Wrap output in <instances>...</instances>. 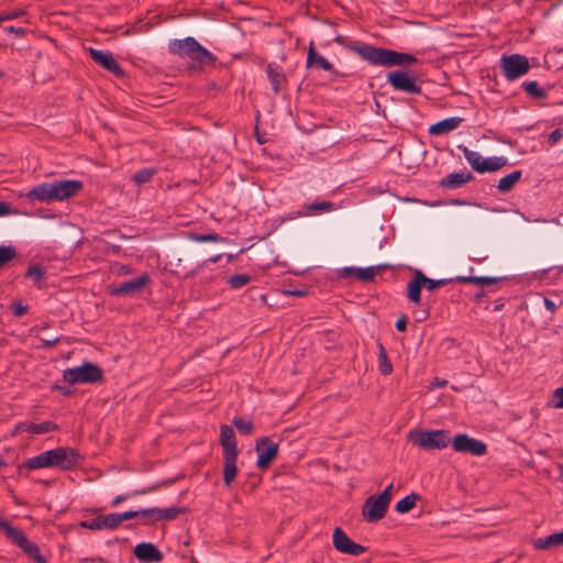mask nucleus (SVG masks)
I'll return each mask as SVG.
<instances>
[{"label": "nucleus", "instance_id": "39448f33", "mask_svg": "<svg viewBox=\"0 0 563 563\" xmlns=\"http://www.w3.org/2000/svg\"><path fill=\"white\" fill-rule=\"evenodd\" d=\"M63 379L70 385L102 383L103 371L96 363L84 362L80 366L65 369Z\"/></svg>", "mask_w": 563, "mask_h": 563}, {"label": "nucleus", "instance_id": "13d9d810", "mask_svg": "<svg viewBox=\"0 0 563 563\" xmlns=\"http://www.w3.org/2000/svg\"><path fill=\"white\" fill-rule=\"evenodd\" d=\"M12 213H14L12 207L5 201H0V217L9 216Z\"/></svg>", "mask_w": 563, "mask_h": 563}, {"label": "nucleus", "instance_id": "aec40b11", "mask_svg": "<svg viewBox=\"0 0 563 563\" xmlns=\"http://www.w3.org/2000/svg\"><path fill=\"white\" fill-rule=\"evenodd\" d=\"M220 443L223 449V455L239 454L236 438L232 427L228 424L220 427Z\"/></svg>", "mask_w": 563, "mask_h": 563}, {"label": "nucleus", "instance_id": "a18cd8bd", "mask_svg": "<svg viewBox=\"0 0 563 563\" xmlns=\"http://www.w3.org/2000/svg\"><path fill=\"white\" fill-rule=\"evenodd\" d=\"M45 269L41 265L30 266L25 272V277L32 278L35 283H40L45 277Z\"/></svg>", "mask_w": 563, "mask_h": 563}, {"label": "nucleus", "instance_id": "473e14b6", "mask_svg": "<svg viewBox=\"0 0 563 563\" xmlns=\"http://www.w3.org/2000/svg\"><path fill=\"white\" fill-rule=\"evenodd\" d=\"M420 499V496L417 493H411L404 498H401L395 506V510L398 514H407L415 506L417 500Z\"/></svg>", "mask_w": 563, "mask_h": 563}, {"label": "nucleus", "instance_id": "f704fd0d", "mask_svg": "<svg viewBox=\"0 0 563 563\" xmlns=\"http://www.w3.org/2000/svg\"><path fill=\"white\" fill-rule=\"evenodd\" d=\"M187 238L190 240V241H194V242H198V243H205V242H214V243H219V242H225L227 239L219 235L218 233H214V232H211V233H208V234H199V233H195V232H188L187 233Z\"/></svg>", "mask_w": 563, "mask_h": 563}, {"label": "nucleus", "instance_id": "69168bd1", "mask_svg": "<svg viewBox=\"0 0 563 563\" xmlns=\"http://www.w3.org/2000/svg\"><path fill=\"white\" fill-rule=\"evenodd\" d=\"M52 389L60 391L64 396H68L70 394V389L69 388L63 387V386H59V385H54L52 387Z\"/></svg>", "mask_w": 563, "mask_h": 563}, {"label": "nucleus", "instance_id": "c85d7f7f", "mask_svg": "<svg viewBox=\"0 0 563 563\" xmlns=\"http://www.w3.org/2000/svg\"><path fill=\"white\" fill-rule=\"evenodd\" d=\"M521 176V170H514L510 174L504 176L498 181V190L503 194L509 192L514 188V186L520 180Z\"/></svg>", "mask_w": 563, "mask_h": 563}, {"label": "nucleus", "instance_id": "393cba45", "mask_svg": "<svg viewBox=\"0 0 563 563\" xmlns=\"http://www.w3.org/2000/svg\"><path fill=\"white\" fill-rule=\"evenodd\" d=\"M422 287L424 286L421 280L420 271H416L413 278L407 284V297L411 302L420 303Z\"/></svg>", "mask_w": 563, "mask_h": 563}, {"label": "nucleus", "instance_id": "f3484780", "mask_svg": "<svg viewBox=\"0 0 563 563\" xmlns=\"http://www.w3.org/2000/svg\"><path fill=\"white\" fill-rule=\"evenodd\" d=\"M306 67L307 68L317 67V68H320L325 71H331V74H333L334 76L339 75L338 70H335L333 68V64L317 53L313 42H311L309 45L307 60H306Z\"/></svg>", "mask_w": 563, "mask_h": 563}, {"label": "nucleus", "instance_id": "603ef678", "mask_svg": "<svg viewBox=\"0 0 563 563\" xmlns=\"http://www.w3.org/2000/svg\"><path fill=\"white\" fill-rule=\"evenodd\" d=\"M393 484H389L385 487V489L377 495L376 497L379 498L383 503H385L387 506H389L390 499H391V492H393Z\"/></svg>", "mask_w": 563, "mask_h": 563}, {"label": "nucleus", "instance_id": "c756f323", "mask_svg": "<svg viewBox=\"0 0 563 563\" xmlns=\"http://www.w3.org/2000/svg\"><path fill=\"white\" fill-rule=\"evenodd\" d=\"M507 164V158L504 156H494L488 158H483L482 168L479 174L492 173L500 169Z\"/></svg>", "mask_w": 563, "mask_h": 563}, {"label": "nucleus", "instance_id": "de8ad7c7", "mask_svg": "<svg viewBox=\"0 0 563 563\" xmlns=\"http://www.w3.org/2000/svg\"><path fill=\"white\" fill-rule=\"evenodd\" d=\"M25 14H26V11L21 8L1 11L3 22L22 18Z\"/></svg>", "mask_w": 563, "mask_h": 563}, {"label": "nucleus", "instance_id": "4be33fe9", "mask_svg": "<svg viewBox=\"0 0 563 563\" xmlns=\"http://www.w3.org/2000/svg\"><path fill=\"white\" fill-rule=\"evenodd\" d=\"M239 454L223 455V483L225 487H230L238 475V461Z\"/></svg>", "mask_w": 563, "mask_h": 563}, {"label": "nucleus", "instance_id": "b1692460", "mask_svg": "<svg viewBox=\"0 0 563 563\" xmlns=\"http://www.w3.org/2000/svg\"><path fill=\"white\" fill-rule=\"evenodd\" d=\"M473 179V175L471 173H452L446 177H443L439 185L442 188L455 189L461 187L462 185L471 181Z\"/></svg>", "mask_w": 563, "mask_h": 563}, {"label": "nucleus", "instance_id": "6e6552de", "mask_svg": "<svg viewBox=\"0 0 563 563\" xmlns=\"http://www.w3.org/2000/svg\"><path fill=\"white\" fill-rule=\"evenodd\" d=\"M387 82L398 91L411 95H420L421 87L417 82V77L405 70H394L387 74Z\"/></svg>", "mask_w": 563, "mask_h": 563}, {"label": "nucleus", "instance_id": "4c0bfd02", "mask_svg": "<svg viewBox=\"0 0 563 563\" xmlns=\"http://www.w3.org/2000/svg\"><path fill=\"white\" fill-rule=\"evenodd\" d=\"M233 426L239 430L240 433L244 435L252 434L254 430V424L251 420L241 418V417H234L232 420Z\"/></svg>", "mask_w": 563, "mask_h": 563}, {"label": "nucleus", "instance_id": "680f3d73", "mask_svg": "<svg viewBox=\"0 0 563 563\" xmlns=\"http://www.w3.org/2000/svg\"><path fill=\"white\" fill-rule=\"evenodd\" d=\"M5 32L8 33H14L18 36H22L25 33V30L22 27H15V26H8L5 27Z\"/></svg>", "mask_w": 563, "mask_h": 563}, {"label": "nucleus", "instance_id": "ddd939ff", "mask_svg": "<svg viewBox=\"0 0 563 563\" xmlns=\"http://www.w3.org/2000/svg\"><path fill=\"white\" fill-rule=\"evenodd\" d=\"M150 283V276L144 273L135 279L126 280L118 286L111 287L110 294L114 296H132L141 292Z\"/></svg>", "mask_w": 563, "mask_h": 563}, {"label": "nucleus", "instance_id": "f8f14e48", "mask_svg": "<svg viewBox=\"0 0 563 563\" xmlns=\"http://www.w3.org/2000/svg\"><path fill=\"white\" fill-rule=\"evenodd\" d=\"M26 198L41 202L59 201L56 180L35 185L27 191Z\"/></svg>", "mask_w": 563, "mask_h": 563}, {"label": "nucleus", "instance_id": "338daca9", "mask_svg": "<svg viewBox=\"0 0 563 563\" xmlns=\"http://www.w3.org/2000/svg\"><path fill=\"white\" fill-rule=\"evenodd\" d=\"M57 343H58V339H57V338H55V339H53V340H46V341H44V345H45L46 347H53V346H55Z\"/></svg>", "mask_w": 563, "mask_h": 563}, {"label": "nucleus", "instance_id": "dca6fc26", "mask_svg": "<svg viewBox=\"0 0 563 563\" xmlns=\"http://www.w3.org/2000/svg\"><path fill=\"white\" fill-rule=\"evenodd\" d=\"M134 555L141 562L157 563L163 560V553L150 542H141L134 548Z\"/></svg>", "mask_w": 563, "mask_h": 563}, {"label": "nucleus", "instance_id": "6e6d98bb", "mask_svg": "<svg viewBox=\"0 0 563 563\" xmlns=\"http://www.w3.org/2000/svg\"><path fill=\"white\" fill-rule=\"evenodd\" d=\"M563 137V132L561 129H555L549 134L548 143L553 146Z\"/></svg>", "mask_w": 563, "mask_h": 563}, {"label": "nucleus", "instance_id": "58836bf2", "mask_svg": "<svg viewBox=\"0 0 563 563\" xmlns=\"http://www.w3.org/2000/svg\"><path fill=\"white\" fill-rule=\"evenodd\" d=\"M251 280L252 277L249 274H234L228 278L227 284L233 289H239L247 285Z\"/></svg>", "mask_w": 563, "mask_h": 563}, {"label": "nucleus", "instance_id": "ea45409f", "mask_svg": "<svg viewBox=\"0 0 563 563\" xmlns=\"http://www.w3.org/2000/svg\"><path fill=\"white\" fill-rule=\"evenodd\" d=\"M101 519L103 529L113 530L117 529L122 523L120 514L118 512L101 515Z\"/></svg>", "mask_w": 563, "mask_h": 563}, {"label": "nucleus", "instance_id": "79ce46f5", "mask_svg": "<svg viewBox=\"0 0 563 563\" xmlns=\"http://www.w3.org/2000/svg\"><path fill=\"white\" fill-rule=\"evenodd\" d=\"M380 266H369L365 268H356V277L363 282H371L374 279Z\"/></svg>", "mask_w": 563, "mask_h": 563}, {"label": "nucleus", "instance_id": "5fc2aeb1", "mask_svg": "<svg viewBox=\"0 0 563 563\" xmlns=\"http://www.w3.org/2000/svg\"><path fill=\"white\" fill-rule=\"evenodd\" d=\"M555 408H563V387L556 388L553 393Z\"/></svg>", "mask_w": 563, "mask_h": 563}, {"label": "nucleus", "instance_id": "2eb2a0df", "mask_svg": "<svg viewBox=\"0 0 563 563\" xmlns=\"http://www.w3.org/2000/svg\"><path fill=\"white\" fill-rule=\"evenodd\" d=\"M89 54L91 59L108 70L109 73L115 75L117 77H123L124 70L121 65L114 59L113 55L110 52H103L96 48H89Z\"/></svg>", "mask_w": 563, "mask_h": 563}, {"label": "nucleus", "instance_id": "bf43d9fd", "mask_svg": "<svg viewBox=\"0 0 563 563\" xmlns=\"http://www.w3.org/2000/svg\"><path fill=\"white\" fill-rule=\"evenodd\" d=\"M136 517H139V510H128V511L120 514V518H121L122 522L124 520H130V519H133Z\"/></svg>", "mask_w": 563, "mask_h": 563}, {"label": "nucleus", "instance_id": "1a4fd4ad", "mask_svg": "<svg viewBox=\"0 0 563 563\" xmlns=\"http://www.w3.org/2000/svg\"><path fill=\"white\" fill-rule=\"evenodd\" d=\"M255 451L257 453L256 466L260 470H266L277 457L279 445L278 443L271 440V438L262 437L256 440Z\"/></svg>", "mask_w": 563, "mask_h": 563}, {"label": "nucleus", "instance_id": "7c9ffc66", "mask_svg": "<svg viewBox=\"0 0 563 563\" xmlns=\"http://www.w3.org/2000/svg\"><path fill=\"white\" fill-rule=\"evenodd\" d=\"M459 148L463 152L464 157L466 158L471 167L475 172L481 173L483 162L482 155L478 152L470 150L467 146L460 145Z\"/></svg>", "mask_w": 563, "mask_h": 563}, {"label": "nucleus", "instance_id": "052dcab7", "mask_svg": "<svg viewBox=\"0 0 563 563\" xmlns=\"http://www.w3.org/2000/svg\"><path fill=\"white\" fill-rule=\"evenodd\" d=\"M29 426L27 422H19L18 424H15V427L13 428L11 434L12 435H16L19 433H22L24 431H26V427Z\"/></svg>", "mask_w": 563, "mask_h": 563}, {"label": "nucleus", "instance_id": "4468645a", "mask_svg": "<svg viewBox=\"0 0 563 563\" xmlns=\"http://www.w3.org/2000/svg\"><path fill=\"white\" fill-rule=\"evenodd\" d=\"M388 506L375 495L368 497L362 507V515L367 522L374 523L383 519Z\"/></svg>", "mask_w": 563, "mask_h": 563}, {"label": "nucleus", "instance_id": "7ed1b4c3", "mask_svg": "<svg viewBox=\"0 0 563 563\" xmlns=\"http://www.w3.org/2000/svg\"><path fill=\"white\" fill-rule=\"evenodd\" d=\"M168 52L172 55L188 56L200 66L213 64L217 57L203 47L195 37L187 36L184 40H172L168 43Z\"/></svg>", "mask_w": 563, "mask_h": 563}, {"label": "nucleus", "instance_id": "e2e57ef3", "mask_svg": "<svg viewBox=\"0 0 563 563\" xmlns=\"http://www.w3.org/2000/svg\"><path fill=\"white\" fill-rule=\"evenodd\" d=\"M356 268L357 267H344L341 271L340 276L345 277V276H350V275H356Z\"/></svg>", "mask_w": 563, "mask_h": 563}, {"label": "nucleus", "instance_id": "a878e982", "mask_svg": "<svg viewBox=\"0 0 563 563\" xmlns=\"http://www.w3.org/2000/svg\"><path fill=\"white\" fill-rule=\"evenodd\" d=\"M505 277H489V276H456L454 282L460 284H477V285H493L505 280Z\"/></svg>", "mask_w": 563, "mask_h": 563}, {"label": "nucleus", "instance_id": "9d476101", "mask_svg": "<svg viewBox=\"0 0 563 563\" xmlns=\"http://www.w3.org/2000/svg\"><path fill=\"white\" fill-rule=\"evenodd\" d=\"M455 452L470 453L474 456H482L487 452V445L481 440L468 437L466 433L456 434L451 440Z\"/></svg>", "mask_w": 563, "mask_h": 563}, {"label": "nucleus", "instance_id": "5701e85b", "mask_svg": "<svg viewBox=\"0 0 563 563\" xmlns=\"http://www.w3.org/2000/svg\"><path fill=\"white\" fill-rule=\"evenodd\" d=\"M532 545L536 550L544 551L563 545V530L552 533L544 538L533 540Z\"/></svg>", "mask_w": 563, "mask_h": 563}, {"label": "nucleus", "instance_id": "412c9836", "mask_svg": "<svg viewBox=\"0 0 563 563\" xmlns=\"http://www.w3.org/2000/svg\"><path fill=\"white\" fill-rule=\"evenodd\" d=\"M462 122L463 118L450 117L430 125L428 132L431 135L446 134L457 129Z\"/></svg>", "mask_w": 563, "mask_h": 563}, {"label": "nucleus", "instance_id": "37998d69", "mask_svg": "<svg viewBox=\"0 0 563 563\" xmlns=\"http://www.w3.org/2000/svg\"><path fill=\"white\" fill-rule=\"evenodd\" d=\"M421 280L423 282L424 288L428 290H434L438 287L445 286L448 283L453 282L454 279H432L427 277L421 271H420Z\"/></svg>", "mask_w": 563, "mask_h": 563}, {"label": "nucleus", "instance_id": "9b49d317", "mask_svg": "<svg viewBox=\"0 0 563 563\" xmlns=\"http://www.w3.org/2000/svg\"><path fill=\"white\" fill-rule=\"evenodd\" d=\"M332 541L335 550L340 553L358 556L366 552L365 547L355 543L340 527L334 529Z\"/></svg>", "mask_w": 563, "mask_h": 563}, {"label": "nucleus", "instance_id": "8fccbe9b", "mask_svg": "<svg viewBox=\"0 0 563 563\" xmlns=\"http://www.w3.org/2000/svg\"><path fill=\"white\" fill-rule=\"evenodd\" d=\"M221 257H222V254H217L214 256L207 258L202 263L198 264L195 269H192L190 273H188L186 275V278L194 277L198 272H200L203 267H206L208 263H217L221 260Z\"/></svg>", "mask_w": 563, "mask_h": 563}, {"label": "nucleus", "instance_id": "864d4df0", "mask_svg": "<svg viewBox=\"0 0 563 563\" xmlns=\"http://www.w3.org/2000/svg\"><path fill=\"white\" fill-rule=\"evenodd\" d=\"M11 309L15 317H22L27 312V306L22 305L21 302H13Z\"/></svg>", "mask_w": 563, "mask_h": 563}, {"label": "nucleus", "instance_id": "cd10ccee", "mask_svg": "<svg viewBox=\"0 0 563 563\" xmlns=\"http://www.w3.org/2000/svg\"><path fill=\"white\" fill-rule=\"evenodd\" d=\"M377 349H378V371L382 375L388 376L393 373V369H394L393 364L390 363V361L388 358L387 351H386L385 346L383 345V343L378 342Z\"/></svg>", "mask_w": 563, "mask_h": 563}, {"label": "nucleus", "instance_id": "c9c22d12", "mask_svg": "<svg viewBox=\"0 0 563 563\" xmlns=\"http://www.w3.org/2000/svg\"><path fill=\"white\" fill-rule=\"evenodd\" d=\"M334 207V203L331 201H317L311 203L303 205L305 213L303 214H310L312 212H324L330 211Z\"/></svg>", "mask_w": 563, "mask_h": 563}, {"label": "nucleus", "instance_id": "0e129e2a", "mask_svg": "<svg viewBox=\"0 0 563 563\" xmlns=\"http://www.w3.org/2000/svg\"><path fill=\"white\" fill-rule=\"evenodd\" d=\"M544 307L547 308V310H549L550 312H554L556 310V305L554 303V301H552L551 299L549 298H544Z\"/></svg>", "mask_w": 563, "mask_h": 563}, {"label": "nucleus", "instance_id": "0eeeda50", "mask_svg": "<svg viewBox=\"0 0 563 563\" xmlns=\"http://www.w3.org/2000/svg\"><path fill=\"white\" fill-rule=\"evenodd\" d=\"M500 68L508 81L516 80L526 75L530 69L529 59L525 55L511 54L503 55Z\"/></svg>", "mask_w": 563, "mask_h": 563}, {"label": "nucleus", "instance_id": "bb28decb", "mask_svg": "<svg viewBox=\"0 0 563 563\" xmlns=\"http://www.w3.org/2000/svg\"><path fill=\"white\" fill-rule=\"evenodd\" d=\"M188 511L186 507L172 506L167 508H158L157 507V516L155 517L156 521H170L175 520L178 516L184 515Z\"/></svg>", "mask_w": 563, "mask_h": 563}, {"label": "nucleus", "instance_id": "6ab92c4d", "mask_svg": "<svg viewBox=\"0 0 563 563\" xmlns=\"http://www.w3.org/2000/svg\"><path fill=\"white\" fill-rule=\"evenodd\" d=\"M59 201L76 196L84 187L82 181L77 179H56Z\"/></svg>", "mask_w": 563, "mask_h": 563}, {"label": "nucleus", "instance_id": "20e7f679", "mask_svg": "<svg viewBox=\"0 0 563 563\" xmlns=\"http://www.w3.org/2000/svg\"><path fill=\"white\" fill-rule=\"evenodd\" d=\"M0 530L3 531L7 539L16 545L34 563H48L46 558L41 553L38 545L29 540L21 529L13 527L9 521L0 518Z\"/></svg>", "mask_w": 563, "mask_h": 563}, {"label": "nucleus", "instance_id": "a211bd4d", "mask_svg": "<svg viewBox=\"0 0 563 563\" xmlns=\"http://www.w3.org/2000/svg\"><path fill=\"white\" fill-rule=\"evenodd\" d=\"M266 74L274 92H280L283 86L287 84L283 67L276 63H269L266 67Z\"/></svg>", "mask_w": 563, "mask_h": 563}, {"label": "nucleus", "instance_id": "09e8293b", "mask_svg": "<svg viewBox=\"0 0 563 563\" xmlns=\"http://www.w3.org/2000/svg\"><path fill=\"white\" fill-rule=\"evenodd\" d=\"M80 526L82 528H86V529H90V530H102L103 527H102V519H101V515L100 516H97L90 520H84L80 522Z\"/></svg>", "mask_w": 563, "mask_h": 563}, {"label": "nucleus", "instance_id": "2f4dec72", "mask_svg": "<svg viewBox=\"0 0 563 563\" xmlns=\"http://www.w3.org/2000/svg\"><path fill=\"white\" fill-rule=\"evenodd\" d=\"M57 430H59L58 424L52 421H43L41 423L32 422L26 427V432L32 434H44Z\"/></svg>", "mask_w": 563, "mask_h": 563}, {"label": "nucleus", "instance_id": "a19ab883", "mask_svg": "<svg viewBox=\"0 0 563 563\" xmlns=\"http://www.w3.org/2000/svg\"><path fill=\"white\" fill-rule=\"evenodd\" d=\"M16 257V251L11 245H0V268Z\"/></svg>", "mask_w": 563, "mask_h": 563}, {"label": "nucleus", "instance_id": "774afa93", "mask_svg": "<svg viewBox=\"0 0 563 563\" xmlns=\"http://www.w3.org/2000/svg\"><path fill=\"white\" fill-rule=\"evenodd\" d=\"M485 296V291L484 290H481L475 294L474 296V299L475 301H478L481 298H483Z\"/></svg>", "mask_w": 563, "mask_h": 563}, {"label": "nucleus", "instance_id": "49530a36", "mask_svg": "<svg viewBox=\"0 0 563 563\" xmlns=\"http://www.w3.org/2000/svg\"><path fill=\"white\" fill-rule=\"evenodd\" d=\"M152 490V488H145V489H141V490H134L133 493H131L130 495H118L111 503V506L112 507H115L118 506L119 504L125 501L126 499L131 498V497H135V496H139V495H145L147 493H150Z\"/></svg>", "mask_w": 563, "mask_h": 563}, {"label": "nucleus", "instance_id": "4d7b16f0", "mask_svg": "<svg viewBox=\"0 0 563 563\" xmlns=\"http://www.w3.org/2000/svg\"><path fill=\"white\" fill-rule=\"evenodd\" d=\"M407 324H408V319L406 316H402L397 319L395 327H396L397 331L404 332L407 329Z\"/></svg>", "mask_w": 563, "mask_h": 563}, {"label": "nucleus", "instance_id": "423d86ee", "mask_svg": "<svg viewBox=\"0 0 563 563\" xmlns=\"http://www.w3.org/2000/svg\"><path fill=\"white\" fill-rule=\"evenodd\" d=\"M408 439L423 450H443L451 443L448 430L410 431Z\"/></svg>", "mask_w": 563, "mask_h": 563}, {"label": "nucleus", "instance_id": "72a5a7b5", "mask_svg": "<svg viewBox=\"0 0 563 563\" xmlns=\"http://www.w3.org/2000/svg\"><path fill=\"white\" fill-rule=\"evenodd\" d=\"M522 87L525 91L534 100L544 99L548 97V90L541 88L536 80L525 81Z\"/></svg>", "mask_w": 563, "mask_h": 563}, {"label": "nucleus", "instance_id": "3c124183", "mask_svg": "<svg viewBox=\"0 0 563 563\" xmlns=\"http://www.w3.org/2000/svg\"><path fill=\"white\" fill-rule=\"evenodd\" d=\"M156 516H157V507L145 508V509L139 510V517H142L144 519L155 520Z\"/></svg>", "mask_w": 563, "mask_h": 563}, {"label": "nucleus", "instance_id": "c03bdc74", "mask_svg": "<svg viewBox=\"0 0 563 563\" xmlns=\"http://www.w3.org/2000/svg\"><path fill=\"white\" fill-rule=\"evenodd\" d=\"M334 42L340 44V45H342V46H344L349 51L354 52L355 54H356V51L354 49L355 47L372 46L371 44H367V43H362V42H357V41H350V40H347L343 35H338L334 38Z\"/></svg>", "mask_w": 563, "mask_h": 563}, {"label": "nucleus", "instance_id": "f257e3e1", "mask_svg": "<svg viewBox=\"0 0 563 563\" xmlns=\"http://www.w3.org/2000/svg\"><path fill=\"white\" fill-rule=\"evenodd\" d=\"M80 460L81 455L77 450L70 446H58L25 460L20 467L29 471L48 467L71 471L79 464Z\"/></svg>", "mask_w": 563, "mask_h": 563}, {"label": "nucleus", "instance_id": "e433bc0d", "mask_svg": "<svg viewBox=\"0 0 563 563\" xmlns=\"http://www.w3.org/2000/svg\"><path fill=\"white\" fill-rule=\"evenodd\" d=\"M155 173L154 168H142L132 175V180L136 185H143L151 181Z\"/></svg>", "mask_w": 563, "mask_h": 563}, {"label": "nucleus", "instance_id": "f03ea898", "mask_svg": "<svg viewBox=\"0 0 563 563\" xmlns=\"http://www.w3.org/2000/svg\"><path fill=\"white\" fill-rule=\"evenodd\" d=\"M356 54L371 65L375 66H400L418 63V58L409 53L397 52L377 46L355 47Z\"/></svg>", "mask_w": 563, "mask_h": 563}]
</instances>
